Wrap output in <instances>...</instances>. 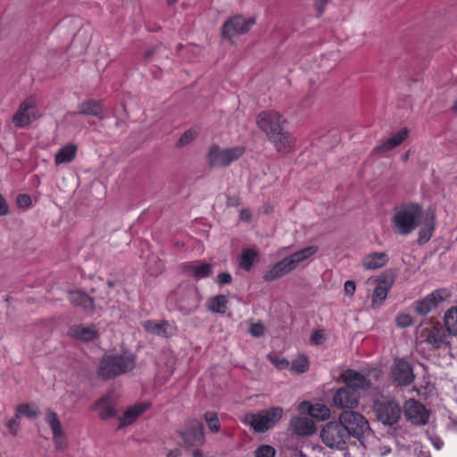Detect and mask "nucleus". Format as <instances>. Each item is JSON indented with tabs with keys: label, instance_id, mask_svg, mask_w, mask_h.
Masks as SVG:
<instances>
[{
	"label": "nucleus",
	"instance_id": "nucleus-50",
	"mask_svg": "<svg viewBox=\"0 0 457 457\" xmlns=\"http://www.w3.org/2000/svg\"><path fill=\"white\" fill-rule=\"evenodd\" d=\"M82 38H84L86 40V45H87L89 40H88V36H87V31L83 30V29H79L78 31V33L75 35L73 42L76 43V42L79 41Z\"/></svg>",
	"mask_w": 457,
	"mask_h": 457
},
{
	"label": "nucleus",
	"instance_id": "nucleus-51",
	"mask_svg": "<svg viewBox=\"0 0 457 457\" xmlns=\"http://www.w3.org/2000/svg\"><path fill=\"white\" fill-rule=\"evenodd\" d=\"M328 3V0H316L315 7L319 12V15H321L324 12L326 4Z\"/></svg>",
	"mask_w": 457,
	"mask_h": 457
},
{
	"label": "nucleus",
	"instance_id": "nucleus-7",
	"mask_svg": "<svg viewBox=\"0 0 457 457\" xmlns=\"http://www.w3.org/2000/svg\"><path fill=\"white\" fill-rule=\"evenodd\" d=\"M339 421L347 431L348 436L362 440L370 434V428L366 418L353 411H344L338 417Z\"/></svg>",
	"mask_w": 457,
	"mask_h": 457
},
{
	"label": "nucleus",
	"instance_id": "nucleus-35",
	"mask_svg": "<svg viewBox=\"0 0 457 457\" xmlns=\"http://www.w3.org/2000/svg\"><path fill=\"white\" fill-rule=\"evenodd\" d=\"M228 305V299L223 295H216L208 301V310L212 312L225 313Z\"/></svg>",
	"mask_w": 457,
	"mask_h": 457
},
{
	"label": "nucleus",
	"instance_id": "nucleus-61",
	"mask_svg": "<svg viewBox=\"0 0 457 457\" xmlns=\"http://www.w3.org/2000/svg\"><path fill=\"white\" fill-rule=\"evenodd\" d=\"M179 453H175V455H173V457H176V455H178Z\"/></svg>",
	"mask_w": 457,
	"mask_h": 457
},
{
	"label": "nucleus",
	"instance_id": "nucleus-37",
	"mask_svg": "<svg viewBox=\"0 0 457 457\" xmlns=\"http://www.w3.org/2000/svg\"><path fill=\"white\" fill-rule=\"evenodd\" d=\"M309 369V361L306 356L299 355L295 359L291 365L290 370L295 373L302 374L307 371Z\"/></svg>",
	"mask_w": 457,
	"mask_h": 457
},
{
	"label": "nucleus",
	"instance_id": "nucleus-39",
	"mask_svg": "<svg viewBox=\"0 0 457 457\" xmlns=\"http://www.w3.org/2000/svg\"><path fill=\"white\" fill-rule=\"evenodd\" d=\"M433 219H434V217L431 216V220L428 222V228L420 229V231L419 233V239H418L419 244H424L430 239V237L432 236V231L434 229Z\"/></svg>",
	"mask_w": 457,
	"mask_h": 457
},
{
	"label": "nucleus",
	"instance_id": "nucleus-42",
	"mask_svg": "<svg viewBox=\"0 0 457 457\" xmlns=\"http://www.w3.org/2000/svg\"><path fill=\"white\" fill-rule=\"evenodd\" d=\"M267 358L276 368L279 370H284L289 366L288 361L284 357L270 354Z\"/></svg>",
	"mask_w": 457,
	"mask_h": 457
},
{
	"label": "nucleus",
	"instance_id": "nucleus-1",
	"mask_svg": "<svg viewBox=\"0 0 457 457\" xmlns=\"http://www.w3.org/2000/svg\"><path fill=\"white\" fill-rule=\"evenodd\" d=\"M285 122L282 116L274 111L262 112L256 118L257 126L278 152H288L295 144L294 137L283 128Z\"/></svg>",
	"mask_w": 457,
	"mask_h": 457
},
{
	"label": "nucleus",
	"instance_id": "nucleus-25",
	"mask_svg": "<svg viewBox=\"0 0 457 457\" xmlns=\"http://www.w3.org/2000/svg\"><path fill=\"white\" fill-rule=\"evenodd\" d=\"M105 109L103 107L100 102L95 100H87L82 102L79 105V113L84 115H92L100 120L105 117Z\"/></svg>",
	"mask_w": 457,
	"mask_h": 457
},
{
	"label": "nucleus",
	"instance_id": "nucleus-58",
	"mask_svg": "<svg viewBox=\"0 0 457 457\" xmlns=\"http://www.w3.org/2000/svg\"><path fill=\"white\" fill-rule=\"evenodd\" d=\"M453 109H454L455 111H457V101L455 102V104H454V105H453Z\"/></svg>",
	"mask_w": 457,
	"mask_h": 457
},
{
	"label": "nucleus",
	"instance_id": "nucleus-41",
	"mask_svg": "<svg viewBox=\"0 0 457 457\" xmlns=\"http://www.w3.org/2000/svg\"><path fill=\"white\" fill-rule=\"evenodd\" d=\"M195 137V132L193 130H187L183 133V135L179 137V139L176 143L177 147H183L186 145L192 142Z\"/></svg>",
	"mask_w": 457,
	"mask_h": 457
},
{
	"label": "nucleus",
	"instance_id": "nucleus-38",
	"mask_svg": "<svg viewBox=\"0 0 457 457\" xmlns=\"http://www.w3.org/2000/svg\"><path fill=\"white\" fill-rule=\"evenodd\" d=\"M38 414V410H37L35 407L29 403L21 404L16 407L15 416H17V418H20L21 415H24L27 418L34 419L37 417Z\"/></svg>",
	"mask_w": 457,
	"mask_h": 457
},
{
	"label": "nucleus",
	"instance_id": "nucleus-24",
	"mask_svg": "<svg viewBox=\"0 0 457 457\" xmlns=\"http://www.w3.org/2000/svg\"><path fill=\"white\" fill-rule=\"evenodd\" d=\"M291 427L295 433L301 436L312 435L316 429L313 420L309 417H296L293 419Z\"/></svg>",
	"mask_w": 457,
	"mask_h": 457
},
{
	"label": "nucleus",
	"instance_id": "nucleus-19",
	"mask_svg": "<svg viewBox=\"0 0 457 457\" xmlns=\"http://www.w3.org/2000/svg\"><path fill=\"white\" fill-rule=\"evenodd\" d=\"M46 421L52 429L55 448L57 450H63L66 447L67 443L61 421L56 412L52 410H47L46 413Z\"/></svg>",
	"mask_w": 457,
	"mask_h": 457
},
{
	"label": "nucleus",
	"instance_id": "nucleus-11",
	"mask_svg": "<svg viewBox=\"0 0 457 457\" xmlns=\"http://www.w3.org/2000/svg\"><path fill=\"white\" fill-rule=\"evenodd\" d=\"M322 442L329 448L344 450L349 438L347 431L338 420L328 422L320 431Z\"/></svg>",
	"mask_w": 457,
	"mask_h": 457
},
{
	"label": "nucleus",
	"instance_id": "nucleus-60",
	"mask_svg": "<svg viewBox=\"0 0 457 457\" xmlns=\"http://www.w3.org/2000/svg\"><path fill=\"white\" fill-rule=\"evenodd\" d=\"M173 454H174V453H173V452H171V453H170L169 456H170V457H172V455H173Z\"/></svg>",
	"mask_w": 457,
	"mask_h": 457
},
{
	"label": "nucleus",
	"instance_id": "nucleus-17",
	"mask_svg": "<svg viewBox=\"0 0 457 457\" xmlns=\"http://www.w3.org/2000/svg\"><path fill=\"white\" fill-rule=\"evenodd\" d=\"M391 375L395 383L399 386H409L414 378L411 365L403 359H396L391 368Z\"/></svg>",
	"mask_w": 457,
	"mask_h": 457
},
{
	"label": "nucleus",
	"instance_id": "nucleus-10",
	"mask_svg": "<svg viewBox=\"0 0 457 457\" xmlns=\"http://www.w3.org/2000/svg\"><path fill=\"white\" fill-rule=\"evenodd\" d=\"M373 411L378 421L384 425L392 426L395 424L402 413V409L398 403L393 399L381 398L373 403Z\"/></svg>",
	"mask_w": 457,
	"mask_h": 457
},
{
	"label": "nucleus",
	"instance_id": "nucleus-47",
	"mask_svg": "<svg viewBox=\"0 0 457 457\" xmlns=\"http://www.w3.org/2000/svg\"><path fill=\"white\" fill-rule=\"evenodd\" d=\"M7 427L10 430V433L12 434L13 436H16L18 429L20 428L19 418H17L16 416L14 419L10 420L7 423Z\"/></svg>",
	"mask_w": 457,
	"mask_h": 457
},
{
	"label": "nucleus",
	"instance_id": "nucleus-20",
	"mask_svg": "<svg viewBox=\"0 0 457 457\" xmlns=\"http://www.w3.org/2000/svg\"><path fill=\"white\" fill-rule=\"evenodd\" d=\"M341 378L345 383V386L353 388L355 392L357 389L366 390L371 387L370 380L353 370H346L342 373Z\"/></svg>",
	"mask_w": 457,
	"mask_h": 457
},
{
	"label": "nucleus",
	"instance_id": "nucleus-30",
	"mask_svg": "<svg viewBox=\"0 0 457 457\" xmlns=\"http://www.w3.org/2000/svg\"><path fill=\"white\" fill-rule=\"evenodd\" d=\"M146 410V406L139 404L128 408L120 417L119 428L130 425L138 416Z\"/></svg>",
	"mask_w": 457,
	"mask_h": 457
},
{
	"label": "nucleus",
	"instance_id": "nucleus-6",
	"mask_svg": "<svg viewBox=\"0 0 457 457\" xmlns=\"http://www.w3.org/2000/svg\"><path fill=\"white\" fill-rule=\"evenodd\" d=\"M419 338L421 344H426L430 350H438L451 345V337L443 327L436 321L427 322L419 332Z\"/></svg>",
	"mask_w": 457,
	"mask_h": 457
},
{
	"label": "nucleus",
	"instance_id": "nucleus-33",
	"mask_svg": "<svg viewBox=\"0 0 457 457\" xmlns=\"http://www.w3.org/2000/svg\"><path fill=\"white\" fill-rule=\"evenodd\" d=\"M257 262L258 253L255 250L250 248L244 249L240 255L239 267L245 271H249Z\"/></svg>",
	"mask_w": 457,
	"mask_h": 457
},
{
	"label": "nucleus",
	"instance_id": "nucleus-26",
	"mask_svg": "<svg viewBox=\"0 0 457 457\" xmlns=\"http://www.w3.org/2000/svg\"><path fill=\"white\" fill-rule=\"evenodd\" d=\"M387 261L386 253H372L364 256L361 263L366 270H376L385 266Z\"/></svg>",
	"mask_w": 457,
	"mask_h": 457
},
{
	"label": "nucleus",
	"instance_id": "nucleus-46",
	"mask_svg": "<svg viewBox=\"0 0 457 457\" xmlns=\"http://www.w3.org/2000/svg\"><path fill=\"white\" fill-rule=\"evenodd\" d=\"M249 332L253 337H262L264 334V326L262 323L251 324Z\"/></svg>",
	"mask_w": 457,
	"mask_h": 457
},
{
	"label": "nucleus",
	"instance_id": "nucleus-32",
	"mask_svg": "<svg viewBox=\"0 0 457 457\" xmlns=\"http://www.w3.org/2000/svg\"><path fill=\"white\" fill-rule=\"evenodd\" d=\"M143 326L144 328L151 334L159 337H168V328H170V324L166 320H162L161 322L147 320Z\"/></svg>",
	"mask_w": 457,
	"mask_h": 457
},
{
	"label": "nucleus",
	"instance_id": "nucleus-62",
	"mask_svg": "<svg viewBox=\"0 0 457 457\" xmlns=\"http://www.w3.org/2000/svg\"><path fill=\"white\" fill-rule=\"evenodd\" d=\"M179 453H175V455H173V457H176V455H178Z\"/></svg>",
	"mask_w": 457,
	"mask_h": 457
},
{
	"label": "nucleus",
	"instance_id": "nucleus-27",
	"mask_svg": "<svg viewBox=\"0 0 457 457\" xmlns=\"http://www.w3.org/2000/svg\"><path fill=\"white\" fill-rule=\"evenodd\" d=\"M392 283L386 279L380 280L376 286L371 301L372 308L380 306L383 301L386 298L388 290L391 287Z\"/></svg>",
	"mask_w": 457,
	"mask_h": 457
},
{
	"label": "nucleus",
	"instance_id": "nucleus-15",
	"mask_svg": "<svg viewBox=\"0 0 457 457\" xmlns=\"http://www.w3.org/2000/svg\"><path fill=\"white\" fill-rule=\"evenodd\" d=\"M403 415L414 425H425L428 422L429 413L426 407L414 399H409L403 405Z\"/></svg>",
	"mask_w": 457,
	"mask_h": 457
},
{
	"label": "nucleus",
	"instance_id": "nucleus-4",
	"mask_svg": "<svg viewBox=\"0 0 457 457\" xmlns=\"http://www.w3.org/2000/svg\"><path fill=\"white\" fill-rule=\"evenodd\" d=\"M318 252V246L311 245L304 247L275 263L263 275L267 282L279 278L294 270L300 262L305 261Z\"/></svg>",
	"mask_w": 457,
	"mask_h": 457
},
{
	"label": "nucleus",
	"instance_id": "nucleus-9",
	"mask_svg": "<svg viewBox=\"0 0 457 457\" xmlns=\"http://www.w3.org/2000/svg\"><path fill=\"white\" fill-rule=\"evenodd\" d=\"M245 153V147L235 146L221 149L218 145H212L208 151L207 160L210 167H227L232 162L239 159Z\"/></svg>",
	"mask_w": 457,
	"mask_h": 457
},
{
	"label": "nucleus",
	"instance_id": "nucleus-14",
	"mask_svg": "<svg viewBox=\"0 0 457 457\" xmlns=\"http://www.w3.org/2000/svg\"><path fill=\"white\" fill-rule=\"evenodd\" d=\"M254 23V18L245 19L242 15H236L224 22L222 37L231 40L236 36L247 33Z\"/></svg>",
	"mask_w": 457,
	"mask_h": 457
},
{
	"label": "nucleus",
	"instance_id": "nucleus-43",
	"mask_svg": "<svg viewBox=\"0 0 457 457\" xmlns=\"http://www.w3.org/2000/svg\"><path fill=\"white\" fill-rule=\"evenodd\" d=\"M275 449L270 445H261L255 451V457H274Z\"/></svg>",
	"mask_w": 457,
	"mask_h": 457
},
{
	"label": "nucleus",
	"instance_id": "nucleus-44",
	"mask_svg": "<svg viewBox=\"0 0 457 457\" xmlns=\"http://www.w3.org/2000/svg\"><path fill=\"white\" fill-rule=\"evenodd\" d=\"M16 204L21 209H29L31 206V198L27 194H20L17 195Z\"/></svg>",
	"mask_w": 457,
	"mask_h": 457
},
{
	"label": "nucleus",
	"instance_id": "nucleus-3",
	"mask_svg": "<svg viewBox=\"0 0 457 457\" xmlns=\"http://www.w3.org/2000/svg\"><path fill=\"white\" fill-rule=\"evenodd\" d=\"M135 356L129 353L104 355L99 362L97 376L104 380L112 379L135 368Z\"/></svg>",
	"mask_w": 457,
	"mask_h": 457
},
{
	"label": "nucleus",
	"instance_id": "nucleus-18",
	"mask_svg": "<svg viewBox=\"0 0 457 457\" xmlns=\"http://www.w3.org/2000/svg\"><path fill=\"white\" fill-rule=\"evenodd\" d=\"M360 395L349 386L340 387L333 395L334 405L342 410H353L358 406Z\"/></svg>",
	"mask_w": 457,
	"mask_h": 457
},
{
	"label": "nucleus",
	"instance_id": "nucleus-8",
	"mask_svg": "<svg viewBox=\"0 0 457 457\" xmlns=\"http://www.w3.org/2000/svg\"><path fill=\"white\" fill-rule=\"evenodd\" d=\"M283 415L281 407H272L259 413H247L244 417V422L250 425L256 432H264L271 428L280 420Z\"/></svg>",
	"mask_w": 457,
	"mask_h": 457
},
{
	"label": "nucleus",
	"instance_id": "nucleus-54",
	"mask_svg": "<svg viewBox=\"0 0 457 457\" xmlns=\"http://www.w3.org/2000/svg\"><path fill=\"white\" fill-rule=\"evenodd\" d=\"M240 218L243 220L249 221L251 219V213L249 212L248 210H243L240 212Z\"/></svg>",
	"mask_w": 457,
	"mask_h": 457
},
{
	"label": "nucleus",
	"instance_id": "nucleus-48",
	"mask_svg": "<svg viewBox=\"0 0 457 457\" xmlns=\"http://www.w3.org/2000/svg\"><path fill=\"white\" fill-rule=\"evenodd\" d=\"M355 288H356V287H355L354 281L347 280L345 283L344 290H345V295H347L349 296H353L355 292Z\"/></svg>",
	"mask_w": 457,
	"mask_h": 457
},
{
	"label": "nucleus",
	"instance_id": "nucleus-49",
	"mask_svg": "<svg viewBox=\"0 0 457 457\" xmlns=\"http://www.w3.org/2000/svg\"><path fill=\"white\" fill-rule=\"evenodd\" d=\"M231 280V275L227 272H221L217 276V282L220 285L229 284Z\"/></svg>",
	"mask_w": 457,
	"mask_h": 457
},
{
	"label": "nucleus",
	"instance_id": "nucleus-45",
	"mask_svg": "<svg viewBox=\"0 0 457 457\" xmlns=\"http://www.w3.org/2000/svg\"><path fill=\"white\" fill-rule=\"evenodd\" d=\"M396 325L400 328H406L412 324V318L406 313H400L395 319Z\"/></svg>",
	"mask_w": 457,
	"mask_h": 457
},
{
	"label": "nucleus",
	"instance_id": "nucleus-59",
	"mask_svg": "<svg viewBox=\"0 0 457 457\" xmlns=\"http://www.w3.org/2000/svg\"><path fill=\"white\" fill-rule=\"evenodd\" d=\"M441 445H442V443H440V444H436V448H437V449H439V448L441 447Z\"/></svg>",
	"mask_w": 457,
	"mask_h": 457
},
{
	"label": "nucleus",
	"instance_id": "nucleus-40",
	"mask_svg": "<svg viewBox=\"0 0 457 457\" xmlns=\"http://www.w3.org/2000/svg\"><path fill=\"white\" fill-rule=\"evenodd\" d=\"M205 420L211 431L217 433L220 430V424L217 414L215 412H206L204 414Z\"/></svg>",
	"mask_w": 457,
	"mask_h": 457
},
{
	"label": "nucleus",
	"instance_id": "nucleus-53",
	"mask_svg": "<svg viewBox=\"0 0 457 457\" xmlns=\"http://www.w3.org/2000/svg\"><path fill=\"white\" fill-rule=\"evenodd\" d=\"M322 338V334L319 331H316L312 337V342L316 344V345H319L320 344V339Z\"/></svg>",
	"mask_w": 457,
	"mask_h": 457
},
{
	"label": "nucleus",
	"instance_id": "nucleus-5",
	"mask_svg": "<svg viewBox=\"0 0 457 457\" xmlns=\"http://www.w3.org/2000/svg\"><path fill=\"white\" fill-rule=\"evenodd\" d=\"M422 215V207L416 204H407L396 208L392 218L395 233L406 236L418 226Z\"/></svg>",
	"mask_w": 457,
	"mask_h": 457
},
{
	"label": "nucleus",
	"instance_id": "nucleus-13",
	"mask_svg": "<svg viewBox=\"0 0 457 457\" xmlns=\"http://www.w3.org/2000/svg\"><path fill=\"white\" fill-rule=\"evenodd\" d=\"M179 433L184 443L188 446L198 447L205 442L204 424L200 420H189Z\"/></svg>",
	"mask_w": 457,
	"mask_h": 457
},
{
	"label": "nucleus",
	"instance_id": "nucleus-57",
	"mask_svg": "<svg viewBox=\"0 0 457 457\" xmlns=\"http://www.w3.org/2000/svg\"><path fill=\"white\" fill-rule=\"evenodd\" d=\"M177 1L178 0H167L169 5L175 4Z\"/></svg>",
	"mask_w": 457,
	"mask_h": 457
},
{
	"label": "nucleus",
	"instance_id": "nucleus-16",
	"mask_svg": "<svg viewBox=\"0 0 457 457\" xmlns=\"http://www.w3.org/2000/svg\"><path fill=\"white\" fill-rule=\"evenodd\" d=\"M449 296L450 294L446 289H436L418 301L415 305V311L420 315H426Z\"/></svg>",
	"mask_w": 457,
	"mask_h": 457
},
{
	"label": "nucleus",
	"instance_id": "nucleus-28",
	"mask_svg": "<svg viewBox=\"0 0 457 457\" xmlns=\"http://www.w3.org/2000/svg\"><path fill=\"white\" fill-rule=\"evenodd\" d=\"M67 334L71 337L84 341H90L96 337V331L93 328L84 327L83 325H73L70 327Z\"/></svg>",
	"mask_w": 457,
	"mask_h": 457
},
{
	"label": "nucleus",
	"instance_id": "nucleus-55",
	"mask_svg": "<svg viewBox=\"0 0 457 457\" xmlns=\"http://www.w3.org/2000/svg\"><path fill=\"white\" fill-rule=\"evenodd\" d=\"M193 457H204V454L199 450L193 451Z\"/></svg>",
	"mask_w": 457,
	"mask_h": 457
},
{
	"label": "nucleus",
	"instance_id": "nucleus-12",
	"mask_svg": "<svg viewBox=\"0 0 457 457\" xmlns=\"http://www.w3.org/2000/svg\"><path fill=\"white\" fill-rule=\"evenodd\" d=\"M41 116L37 109V102L34 96L25 98L12 116V122L17 128H24Z\"/></svg>",
	"mask_w": 457,
	"mask_h": 457
},
{
	"label": "nucleus",
	"instance_id": "nucleus-22",
	"mask_svg": "<svg viewBox=\"0 0 457 457\" xmlns=\"http://www.w3.org/2000/svg\"><path fill=\"white\" fill-rule=\"evenodd\" d=\"M69 300L72 305L86 312H91L95 309L94 298L81 290L70 291Z\"/></svg>",
	"mask_w": 457,
	"mask_h": 457
},
{
	"label": "nucleus",
	"instance_id": "nucleus-52",
	"mask_svg": "<svg viewBox=\"0 0 457 457\" xmlns=\"http://www.w3.org/2000/svg\"><path fill=\"white\" fill-rule=\"evenodd\" d=\"M227 204L228 206H238L240 204L239 198L235 196H228Z\"/></svg>",
	"mask_w": 457,
	"mask_h": 457
},
{
	"label": "nucleus",
	"instance_id": "nucleus-21",
	"mask_svg": "<svg viewBox=\"0 0 457 457\" xmlns=\"http://www.w3.org/2000/svg\"><path fill=\"white\" fill-rule=\"evenodd\" d=\"M212 266L210 263L193 262L184 263L181 267L182 272L197 279L207 278L212 274Z\"/></svg>",
	"mask_w": 457,
	"mask_h": 457
},
{
	"label": "nucleus",
	"instance_id": "nucleus-36",
	"mask_svg": "<svg viewBox=\"0 0 457 457\" xmlns=\"http://www.w3.org/2000/svg\"><path fill=\"white\" fill-rule=\"evenodd\" d=\"M93 408L99 410V417L103 420L111 418L115 414L113 407L105 398H102L97 403H96Z\"/></svg>",
	"mask_w": 457,
	"mask_h": 457
},
{
	"label": "nucleus",
	"instance_id": "nucleus-34",
	"mask_svg": "<svg viewBox=\"0 0 457 457\" xmlns=\"http://www.w3.org/2000/svg\"><path fill=\"white\" fill-rule=\"evenodd\" d=\"M445 328L452 336H457V307L447 310L444 317Z\"/></svg>",
	"mask_w": 457,
	"mask_h": 457
},
{
	"label": "nucleus",
	"instance_id": "nucleus-31",
	"mask_svg": "<svg viewBox=\"0 0 457 457\" xmlns=\"http://www.w3.org/2000/svg\"><path fill=\"white\" fill-rule=\"evenodd\" d=\"M307 407L308 413L312 418H316L321 420H325L329 418V409L321 403L309 404L308 403H303L301 408Z\"/></svg>",
	"mask_w": 457,
	"mask_h": 457
},
{
	"label": "nucleus",
	"instance_id": "nucleus-23",
	"mask_svg": "<svg viewBox=\"0 0 457 457\" xmlns=\"http://www.w3.org/2000/svg\"><path fill=\"white\" fill-rule=\"evenodd\" d=\"M409 130L404 128L393 137L382 142L379 145L374 148V153L383 154L392 150L393 148L400 145L408 137Z\"/></svg>",
	"mask_w": 457,
	"mask_h": 457
},
{
	"label": "nucleus",
	"instance_id": "nucleus-56",
	"mask_svg": "<svg viewBox=\"0 0 457 457\" xmlns=\"http://www.w3.org/2000/svg\"><path fill=\"white\" fill-rule=\"evenodd\" d=\"M153 53H154V52H153V50H148V51H146V52L145 53L144 57H145V58H148V57H150V56L153 54Z\"/></svg>",
	"mask_w": 457,
	"mask_h": 457
},
{
	"label": "nucleus",
	"instance_id": "nucleus-63",
	"mask_svg": "<svg viewBox=\"0 0 457 457\" xmlns=\"http://www.w3.org/2000/svg\"><path fill=\"white\" fill-rule=\"evenodd\" d=\"M179 453H175V455H173V457H176V455H178Z\"/></svg>",
	"mask_w": 457,
	"mask_h": 457
},
{
	"label": "nucleus",
	"instance_id": "nucleus-2",
	"mask_svg": "<svg viewBox=\"0 0 457 457\" xmlns=\"http://www.w3.org/2000/svg\"><path fill=\"white\" fill-rule=\"evenodd\" d=\"M202 296L198 288L189 283L182 282L170 292L167 303L182 315H190L200 306Z\"/></svg>",
	"mask_w": 457,
	"mask_h": 457
},
{
	"label": "nucleus",
	"instance_id": "nucleus-29",
	"mask_svg": "<svg viewBox=\"0 0 457 457\" xmlns=\"http://www.w3.org/2000/svg\"><path fill=\"white\" fill-rule=\"evenodd\" d=\"M77 145L69 144L62 147L54 156L55 164L71 162L76 156Z\"/></svg>",
	"mask_w": 457,
	"mask_h": 457
}]
</instances>
